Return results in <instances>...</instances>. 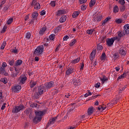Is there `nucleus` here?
I'll use <instances>...</instances> for the list:
<instances>
[{"mask_svg":"<svg viewBox=\"0 0 129 129\" xmlns=\"http://www.w3.org/2000/svg\"><path fill=\"white\" fill-rule=\"evenodd\" d=\"M96 54V51L93 50L92 52L90 54V59L91 61H92V60H93V59H94Z\"/></svg>","mask_w":129,"mask_h":129,"instance_id":"nucleus-16","label":"nucleus"},{"mask_svg":"<svg viewBox=\"0 0 129 129\" xmlns=\"http://www.w3.org/2000/svg\"><path fill=\"white\" fill-rule=\"evenodd\" d=\"M42 45L43 46V48L44 47V50H46V49H47V47L50 45H49V41H47L46 42L43 43Z\"/></svg>","mask_w":129,"mask_h":129,"instance_id":"nucleus-34","label":"nucleus"},{"mask_svg":"<svg viewBox=\"0 0 129 129\" xmlns=\"http://www.w3.org/2000/svg\"><path fill=\"white\" fill-rule=\"evenodd\" d=\"M119 11V8H118V6H117V5H115L113 9V13H114L115 14H116V13H118Z\"/></svg>","mask_w":129,"mask_h":129,"instance_id":"nucleus-28","label":"nucleus"},{"mask_svg":"<svg viewBox=\"0 0 129 129\" xmlns=\"http://www.w3.org/2000/svg\"><path fill=\"white\" fill-rule=\"evenodd\" d=\"M108 79L105 76H103L102 78H101V81H107Z\"/></svg>","mask_w":129,"mask_h":129,"instance_id":"nucleus-46","label":"nucleus"},{"mask_svg":"<svg viewBox=\"0 0 129 129\" xmlns=\"http://www.w3.org/2000/svg\"><path fill=\"white\" fill-rule=\"evenodd\" d=\"M38 16H39L38 12H34L32 13V18L38 20Z\"/></svg>","mask_w":129,"mask_h":129,"instance_id":"nucleus-26","label":"nucleus"},{"mask_svg":"<svg viewBox=\"0 0 129 129\" xmlns=\"http://www.w3.org/2000/svg\"><path fill=\"white\" fill-rule=\"evenodd\" d=\"M22 64H23V60L21 59H18L15 61L14 63V67H18V66H21Z\"/></svg>","mask_w":129,"mask_h":129,"instance_id":"nucleus-13","label":"nucleus"},{"mask_svg":"<svg viewBox=\"0 0 129 129\" xmlns=\"http://www.w3.org/2000/svg\"><path fill=\"white\" fill-rule=\"evenodd\" d=\"M115 22L117 24H121V23H122V20L120 19H118L115 21Z\"/></svg>","mask_w":129,"mask_h":129,"instance_id":"nucleus-55","label":"nucleus"},{"mask_svg":"<svg viewBox=\"0 0 129 129\" xmlns=\"http://www.w3.org/2000/svg\"><path fill=\"white\" fill-rule=\"evenodd\" d=\"M36 84H37V82L31 81L30 82V86L31 88H33V87H34V86H35Z\"/></svg>","mask_w":129,"mask_h":129,"instance_id":"nucleus-33","label":"nucleus"},{"mask_svg":"<svg viewBox=\"0 0 129 129\" xmlns=\"http://www.w3.org/2000/svg\"><path fill=\"white\" fill-rule=\"evenodd\" d=\"M0 74H4L5 76H8V75L7 73H6L5 69L3 67L0 68Z\"/></svg>","mask_w":129,"mask_h":129,"instance_id":"nucleus-18","label":"nucleus"},{"mask_svg":"<svg viewBox=\"0 0 129 129\" xmlns=\"http://www.w3.org/2000/svg\"><path fill=\"white\" fill-rule=\"evenodd\" d=\"M65 14V10L64 9L59 10L56 12V16L58 17L61 16V15H64Z\"/></svg>","mask_w":129,"mask_h":129,"instance_id":"nucleus-17","label":"nucleus"},{"mask_svg":"<svg viewBox=\"0 0 129 129\" xmlns=\"http://www.w3.org/2000/svg\"><path fill=\"white\" fill-rule=\"evenodd\" d=\"M12 52L14 53V54H18L19 53V51L15 47V49H12Z\"/></svg>","mask_w":129,"mask_h":129,"instance_id":"nucleus-47","label":"nucleus"},{"mask_svg":"<svg viewBox=\"0 0 129 129\" xmlns=\"http://www.w3.org/2000/svg\"><path fill=\"white\" fill-rule=\"evenodd\" d=\"M31 7H34L35 10H40L41 9V5L40 3H38V0H33L31 4Z\"/></svg>","mask_w":129,"mask_h":129,"instance_id":"nucleus-4","label":"nucleus"},{"mask_svg":"<svg viewBox=\"0 0 129 129\" xmlns=\"http://www.w3.org/2000/svg\"><path fill=\"white\" fill-rule=\"evenodd\" d=\"M93 32H94V29H93L87 30V34H88V35L92 34L93 33Z\"/></svg>","mask_w":129,"mask_h":129,"instance_id":"nucleus-40","label":"nucleus"},{"mask_svg":"<svg viewBox=\"0 0 129 129\" xmlns=\"http://www.w3.org/2000/svg\"><path fill=\"white\" fill-rule=\"evenodd\" d=\"M43 52H44V45H39L35 49L34 54L39 57L42 55Z\"/></svg>","mask_w":129,"mask_h":129,"instance_id":"nucleus-1","label":"nucleus"},{"mask_svg":"<svg viewBox=\"0 0 129 129\" xmlns=\"http://www.w3.org/2000/svg\"><path fill=\"white\" fill-rule=\"evenodd\" d=\"M49 39L51 41H53V40H54V39H55V34H52L51 35H50L49 36Z\"/></svg>","mask_w":129,"mask_h":129,"instance_id":"nucleus-49","label":"nucleus"},{"mask_svg":"<svg viewBox=\"0 0 129 129\" xmlns=\"http://www.w3.org/2000/svg\"><path fill=\"white\" fill-rule=\"evenodd\" d=\"M59 31H60V29H59L57 27L55 28L53 30L54 34H56V33H58Z\"/></svg>","mask_w":129,"mask_h":129,"instance_id":"nucleus-51","label":"nucleus"},{"mask_svg":"<svg viewBox=\"0 0 129 129\" xmlns=\"http://www.w3.org/2000/svg\"><path fill=\"white\" fill-rule=\"evenodd\" d=\"M41 120H42V118L39 117L37 116H35L33 119V121L34 123H35L36 124H37V123H38V122H41Z\"/></svg>","mask_w":129,"mask_h":129,"instance_id":"nucleus-12","label":"nucleus"},{"mask_svg":"<svg viewBox=\"0 0 129 129\" xmlns=\"http://www.w3.org/2000/svg\"><path fill=\"white\" fill-rule=\"evenodd\" d=\"M87 2V0H79V3L81 5L83 4H85Z\"/></svg>","mask_w":129,"mask_h":129,"instance_id":"nucleus-56","label":"nucleus"},{"mask_svg":"<svg viewBox=\"0 0 129 129\" xmlns=\"http://www.w3.org/2000/svg\"><path fill=\"white\" fill-rule=\"evenodd\" d=\"M100 87V83H97L95 84V87L96 88H99Z\"/></svg>","mask_w":129,"mask_h":129,"instance_id":"nucleus-61","label":"nucleus"},{"mask_svg":"<svg viewBox=\"0 0 129 129\" xmlns=\"http://www.w3.org/2000/svg\"><path fill=\"white\" fill-rule=\"evenodd\" d=\"M6 44H7V43L6 42V41H3L1 46V50H4V49H5V47H6Z\"/></svg>","mask_w":129,"mask_h":129,"instance_id":"nucleus-41","label":"nucleus"},{"mask_svg":"<svg viewBox=\"0 0 129 129\" xmlns=\"http://www.w3.org/2000/svg\"><path fill=\"white\" fill-rule=\"evenodd\" d=\"M67 20V16H62L59 19V22H60V23H65V22H66Z\"/></svg>","mask_w":129,"mask_h":129,"instance_id":"nucleus-19","label":"nucleus"},{"mask_svg":"<svg viewBox=\"0 0 129 129\" xmlns=\"http://www.w3.org/2000/svg\"><path fill=\"white\" fill-rule=\"evenodd\" d=\"M31 33L30 32H27L26 34V39H28V40H29V39L31 38Z\"/></svg>","mask_w":129,"mask_h":129,"instance_id":"nucleus-44","label":"nucleus"},{"mask_svg":"<svg viewBox=\"0 0 129 129\" xmlns=\"http://www.w3.org/2000/svg\"><path fill=\"white\" fill-rule=\"evenodd\" d=\"M13 21H14V19L13 18H10L8 19L7 23V25H11V24L13 23Z\"/></svg>","mask_w":129,"mask_h":129,"instance_id":"nucleus-43","label":"nucleus"},{"mask_svg":"<svg viewBox=\"0 0 129 129\" xmlns=\"http://www.w3.org/2000/svg\"><path fill=\"white\" fill-rule=\"evenodd\" d=\"M125 77H126V73L124 72L118 77L117 80H119V79H123V78H125Z\"/></svg>","mask_w":129,"mask_h":129,"instance_id":"nucleus-24","label":"nucleus"},{"mask_svg":"<svg viewBox=\"0 0 129 129\" xmlns=\"http://www.w3.org/2000/svg\"><path fill=\"white\" fill-rule=\"evenodd\" d=\"M11 91L12 93H18V91L17 87V85H15L11 87Z\"/></svg>","mask_w":129,"mask_h":129,"instance_id":"nucleus-14","label":"nucleus"},{"mask_svg":"<svg viewBox=\"0 0 129 129\" xmlns=\"http://www.w3.org/2000/svg\"><path fill=\"white\" fill-rule=\"evenodd\" d=\"M125 88H126V86H125L123 87H122L121 89L119 88V93H121L122 92V91H123V90H124V89H125Z\"/></svg>","mask_w":129,"mask_h":129,"instance_id":"nucleus-52","label":"nucleus"},{"mask_svg":"<svg viewBox=\"0 0 129 129\" xmlns=\"http://www.w3.org/2000/svg\"><path fill=\"white\" fill-rule=\"evenodd\" d=\"M116 40L117 41H119V38H118V36H115L113 38H108L106 41V45L108 47H111V46H112V45H113V43H114V41Z\"/></svg>","mask_w":129,"mask_h":129,"instance_id":"nucleus-2","label":"nucleus"},{"mask_svg":"<svg viewBox=\"0 0 129 129\" xmlns=\"http://www.w3.org/2000/svg\"><path fill=\"white\" fill-rule=\"evenodd\" d=\"M31 107H36V108H39L40 107V105H38L37 103H33L32 104H31Z\"/></svg>","mask_w":129,"mask_h":129,"instance_id":"nucleus-37","label":"nucleus"},{"mask_svg":"<svg viewBox=\"0 0 129 129\" xmlns=\"http://www.w3.org/2000/svg\"><path fill=\"white\" fill-rule=\"evenodd\" d=\"M95 109V108H94L93 106H91L89 107L87 110L88 115L90 116L91 115V114H93V112H94Z\"/></svg>","mask_w":129,"mask_h":129,"instance_id":"nucleus-11","label":"nucleus"},{"mask_svg":"<svg viewBox=\"0 0 129 129\" xmlns=\"http://www.w3.org/2000/svg\"><path fill=\"white\" fill-rule=\"evenodd\" d=\"M79 61H80V57H78L73 60L71 61V63L72 64H77L78 62H79Z\"/></svg>","mask_w":129,"mask_h":129,"instance_id":"nucleus-25","label":"nucleus"},{"mask_svg":"<svg viewBox=\"0 0 129 129\" xmlns=\"http://www.w3.org/2000/svg\"><path fill=\"white\" fill-rule=\"evenodd\" d=\"M102 46L100 44H98L97 45V49L98 50H102Z\"/></svg>","mask_w":129,"mask_h":129,"instance_id":"nucleus-63","label":"nucleus"},{"mask_svg":"<svg viewBox=\"0 0 129 129\" xmlns=\"http://www.w3.org/2000/svg\"><path fill=\"white\" fill-rule=\"evenodd\" d=\"M46 15V11L43 10L40 12V16H45Z\"/></svg>","mask_w":129,"mask_h":129,"instance_id":"nucleus-62","label":"nucleus"},{"mask_svg":"<svg viewBox=\"0 0 129 129\" xmlns=\"http://www.w3.org/2000/svg\"><path fill=\"white\" fill-rule=\"evenodd\" d=\"M16 86L17 87V91H19L20 90H21V89H22V86H21V85H16Z\"/></svg>","mask_w":129,"mask_h":129,"instance_id":"nucleus-60","label":"nucleus"},{"mask_svg":"<svg viewBox=\"0 0 129 129\" xmlns=\"http://www.w3.org/2000/svg\"><path fill=\"white\" fill-rule=\"evenodd\" d=\"M74 71H75V70L74 68H68L66 72V75H67V76H69V75L72 74Z\"/></svg>","mask_w":129,"mask_h":129,"instance_id":"nucleus-10","label":"nucleus"},{"mask_svg":"<svg viewBox=\"0 0 129 129\" xmlns=\"http://www.w3.org/2000/svg\"><path fill=\"white\" fill-rule=\"evenodd\" d=\"M25 108V106L22 104H20L19 106H16L14 107L12 110L13 113H18V112H20L22 109H24Z\"/></svg>","mask_w":129,"mask_h":129,"instance_id":"nucleus-3","label":"nucleus"},{"mask_svg":"<svg viewBox=\"0 0 129 129\" xmlns=\"http://www.w3.org/2000/svg\"><path fill=\"white\" fill-rule=\"evenodd\" d=\"M96 20L97 22H100L101 21V19H102V16L100 15L96 17Z\"/></svg>","mask_w":129,"mask_h":129,"instance_id":"nucleus-42","label":"nucleus"},{"mask_svg":"<svg viewBox=\"0 0 129 129\" xmlns=\"http://www.w3.org/2000/svg\"><path fill=\"white\" fill-rule=\"evenodd\" d=\"M81 9L82 11H85V10H86V6L84 5H82Z\"/></svg>","mask_w":129,"mask_h":129,"instance_id":"nucleus-57","label":"nucleus"},{"mask_svg":"<svg viewBox=\"0 0 129 129\" xmlns=\"http://www.w3.org/2000/svg\"><path fill=\"white\" fill-rule=\"evenodd\" d=\"M10 8V6L9 5H6L5 7H4L3 8V12H7Z\"/></svg>","mask_w":129,"mask_h":129,"instance_id":"nucleus-45","label":"nucleus"},{"mask_svg":"<svg viewBox=\"0 0 129 129\" xmlns=\"http://www.w3.org/2000/svg\"><path fill=\"white\" fill-rule=\"evenodd\" d=\"M47 112L46 110H44L43 111H35V116H37L38 117H40V118H42V116L46 113Z\"/></svg>","mask_w":129,"mask_h":129,"instance_id":"nucleus-5","label":"nucleus"},{"mask_svg":"<svg viewBox=\"0 0 129 129\" xmlns=\"http://www.w3.org/2000/svg\"><path fill=\"white\" fill-rule=\"evenodd\" d=\"M50 5L54 8V7L56 6V1H51L50 3Z\"/></svg>","mask_w":129,"mask_h":129,"instance_id":"nucleus-50","label":"nucleus"},{"mask_svg":"<svg viewBox=\"0 0 129 129\" xmlns=\"http://www.w3.org/2000/svg\"><path fill=\"white\" fill-rule=\"evenodd\" d=\"M57 117H58V116L54 117L51 119H49V121L47 122L46 124V128H48V127L50 126V124H53V123H55L56 119H57Z\"/></svg>","mask_w":129,"mask_h":129,"instance_id":"nucleus-7","label":"nucleus"},{"mask_svg":"<svg viewBox=\"0 0 129 129\" xmlns=\"http://www.w3.org/2000/svg\"><path fill=\"white\" fill-rule=\"evenodd\" d=\"M73 84L74 85V86H79V85H80L81 84V83L80 81L77 82V81H74L73 82Z\"/></svg>","mask_w":129,"mask_h":129,"instance_id":"nucleus-39","label":"nucleus"},{"mask_svg":"<svg viewBox=\"0 0 129 129\" xmlns=\"http://www.w3.org/2000/svg\"><path fill=\"white\" fill-rule=\"evenodd\" d=\"M125 33L122 31H119V32H118V38H119V40H120V38H121V37H123V36H124V35H125Z\"/></svg>","mask_w":129,"mask_h":129,"instance_id":"nucleus-21","label":"nucleus"},{"mask_svg":"<svg viewBox=\"0 0 129 129\" xmlns=\"http://www.w3.org/2000/svg\"><path fill=\"white\" fill-rule=\"evenodd\" d=\"M110 17H108L107 18H106L104 21L102 22V25H105V24H106L107 22H108V21L110 20Z\"/></svg>","mask_w":129,"mask_h":129,"instance_id":"nucleus-31","label":"nucleus"},{"mask_svg":"<svg viewBox=\"0 0 129 129\" xmlns=\"http://www.w3.org/2000/svg\"><path fill=\"white\" fill-rule=\"evenodd\" d=\"M118 57H119V56L118 55V53H115L113 54V58H114L115 59V60H116V59H117V58H118Z\"/></svg>","mask_w":129,"mask_h":129,"instance_id":"nucleus-48","label":"nucleus"},{"mask_svg":"<svg viewBox=\"0 0 129 129\" xmlns=\"http://www.w3.org/2000/svg\"><path fill=\"white\" fill-rule=\"evenodd\" d=\"M44 86L45 87L46 89H50V88L54 87V83L52 81H50L44 84Z\"/></svg>","mask_w":129,"mask_h":129,"instance_id":"nucleus-9","label":"nucleus"},{"mask_svg":"<svg viewBox=\"0 0 129 129\" xmlns=\"http://www.w3.org/2000/svg\"><path fill=\"white\" fill-rule=\"evenodd\" d=\"M125 34H129V24H126L124 26V30Z\"/></svg>","mask_w":129,"mask_h":129,"instance_id":"nucleus-15","label":"nucleus"},{"mask_svg":"<svg viewBox=\"0 0 129 129\" xmlns=\"http://www.w3.org/2000/svg\"><path fill=\"white\" fill-rule=\"evenodd\" d=\"M76 43V39H73L70 43V47H72Z\"/></svg>","mask_w":129,"mask_h":129,"instance_id":"nucleus-38","label":"nucleus"},{"mask_svg":"<svg viewBox=\"0 0 129 129\" xmlns=\"http://www.w3.org/2000/svg\"><path fill=\"white\" fill-rule=\"evenodd\" d=\"M96 3V0H91L89 3L90 8H92V7H94Z\"/></svg>","mask_w":129,"mask_h":129,"instance_id":"nucleus-22","label":"nucleus"},{"mask_svg":"<svg viewBox=\"0 0 129 129\" xmlns=\"http://www.w3.org/2000/svg\"><path fill=\"white\" fill-rule=\"evenodd\" d=\"M27 77L25 75H22L19 77V81H26Z\"/></svg>","mask_w":129,"mask_h":129,"instance_id":"nucleus-23","label":"nucleus"},{"mask_svg":"<svg viewBox=\"0 0 129 129\" xmlns=\"http://www.w3.org/2000/svg\"><path fill=\"white\" fill-rule=\"evenodd\" d=\"M118 52L121 56H125L126 55V48L124 47H121L119 48Z\"/></svg>","mask_w":129,"mask_h":129,"instance_id":"nucleus-8","label":"nucleus"},{"mask_svg":"<svg viewBox=\"0 0 129 129\" xmlns=\"http://www.w3.org/2000/svg\"><path fill=\"white\" fill-rule=\"evenodd\" d=\"M46 31V27H42V29H40L39 31V34L40 35H43L44 33H45V31Z\"/></svg>","mask_w":129,"mask_h":129,"instance_id":"nucleus-32","label":"nucleus"},{"mask_svg":"<svg viewBox=\"0 0 129 129\" xmlns=\"http://www.w3.org/2000/svg\"><path fill=\"white\" fill-rule=\"evenodd\" d=\"M69 39V36H68V35H66L64 36L63 37V41H67V40H68Z\"/></svg>","mask_w":129,"mask_h":129,"instance_id":"nucleus-64","label":"nucleus"},{"mask_svg":"<svg viewBox=\"0 0 129 129\" xmlns=\"http://www.w3.org/2000/svg\"><path fill=\"white\" fill-rule=\"evenodd\" d=\"M119 3L120 4V5H121V6H123V5L125 4L124 0H119Z\"/></svg>","mask_w":129,"mask_h":129,"instance_id":"nucleus-59","label":"nucleus"},{"mask_svg":"<svg viewBox=\"0 0 129 129\" xmlns=\"http://www.w3.org/2000/svg\"><path fill=\"white\" fill-rule=\"evenodd\" d=\"M45 51H47L48 53H52L53 51V47L51 46V45H49L47 48L45 49Z\"/></svg>","mask_w":129,"mask_h":129,"instance_id":"nucleus-20","label":"nucleus"},{"mask_svg":"<svg viewBox=\"0 0 129 129\" xmlns=\"http://www.w3.org/2000/svg\"><path fill=\"white\" fill-rule=\"evenodd\" d=\"M7 29H8V27H7V26H4L3 29L2 30V31H1V33H5L6 31H7Z\"/></svg>","mask_w":129,"mask_h":129,"instance_id":"nucleus-53","label":"nucleus"},{"mask_svg":"<svg viewBox=\"0 0 129 129\" xmlns=\"http://www.w3.org/2000/svg\"><path fill=\"white\" fill-rule=\"evenodd\" d=\"M80 14V12H79V11H75L73 13L72 15V17L74 18H77V17L79 16Z\"/></svg>","mask_w":129,"mask_h":129,"instance_id":"nucleus-29","label":"nucleus"},{"mask_svg":"<svg viewBox=\"0 0 129 129\" xmlns=\"http://www.w3.org/2000/svg\"><path fill=\"white\" fill-rule=\"evenodd\" d=\"M30 24H35V25H37V24H38V19H35L34 18H32L30 21Z\"/></svg>","mask_w":129,"mask_h":129,"instance_id":"nucleus-27","label":"nucleus"},{"mask_svg":"<svg viewBox=\"0 0 129 129\" xmlns=\"http://www.w3.org/2000/svg\"><path fill=\"white\" fill-rule=\"evenodd\" d=\"M125 11V6L124 5H121L119 7V11L120 12H124Z\"/></svg>","mask_w":129,"mask_h":129,"instance_id":"nucleus-36","label":"nucleus"},{"mask_svg":"<svg viewBox=\"0 0 129 129\" xmlns=\"http://www.w3.org/2000/svg\"><path fill=\"white\" fill-rule=\"evenodd\" d=\"M105 59H106V55H105V53L103 52L101 56V60L104 61Z\"/></svg>","mask_w":129,"mask_h":129,"instance_id":"nucleus-35","label":"nucleus"},{"mask_svg":"<svg viewBox=\"0 0 129 129\" xmlns=\"http://www.w3.org/2000/svg\"><path fill=\"white\" fill-rule=\"evenodd\" d=\"M46 87L43 85H41L38 87V93L40 95H42L44 92H46Z\"/></svg>","mask_w":129,"mask_h":129,"instance_id":"nucleus-6","label":"nucleus"},{"mask_svg":"<svg viewBox=\"0 0 129 129\" xmlns=\"http://www.w3.org/2000/svg\"><path fill=\"white\" fill-rule=\"evenodd\" d=\"M9 65H10L11 66H13L14 64H15V60H9Z\"/></svg>","mask_w":129,"mask_h":129,"instance_id":"nucleus-54","label":"nucleus"},{"mask_svg":"<svg viewBox=\"0 0 129 129\" xmlns=\"http://www.w3.org/2000/svg\"><path fill=\"white\" fill-rule=\"evenodd\" d=\"M19 75V72L16 73H13L12 74V77L15 78V77H17V76Z\"/></svg>","mask_w":129,"mask_h":129,"instance_id":"nucleus-58","label":"nucleus"},{"mask_svg":"<svg viewBox=\"0 0 129 129\" xmlns=\"http://www.w3.org/2000/svg\"><path fill=\"white\" fill-rule=\"evenodd\" d=\"M40 94L38 92H35L34 93V95L33 96V98L35 99H38V98H40Z\"/></svg>","mask_w":129,"mask_h":129,"instance_id":"nucleus-30","label":"nucleus"}]
</instances>
